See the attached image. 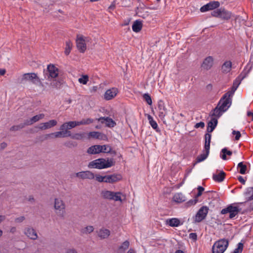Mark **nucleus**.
I'll list each match as a JSON object with an SVG mask.
<instances>
[{
	"mask_svg": "<svg viewBox=\"0 0 253 253\" xmlns=\"http://www.w3.org/2000/svg\"><path fill=\"white\" fill-rule=\"evenodd\" d=\"M44 117L43 114H40L33 117L29 120H26L25 121V125L29 126L33 124L34 123L39 121L40 120L42 119Z\"/></svg>",
	"mask_w": 253,
	"mask_h": 253,
	"instance_id": "nucleus-22",
	"label": "nucleus"
},
{
	"mask_svg": "<svg viewBox=\"0 0 253 253\" xmlns=\"http://www.w3.org/2000/svg\"><path fill=\"white\" fill-rule=\"evenodd\" d=\"M78 122V125H88L93 122V120L90 118L83 119L81 121Z\"/></svg>",
	"mask_w": 253,
	"mask_h": 253,
	"instance_id": "nucleus-40",
	"label": "nucleus"
},
{
	"mask_svg": "<svg viewBox=\"0 0 253 253\" xmlns=\"http://www.w3.org/2000/svg\"><path fill=\"white\" fill-rule=\"evenodd\" d=\"M6 72V71L5 69H0V75L2 76V75H4L5 74Z\"/></svg>",
	"mask_w": 253,
	"mask_h": 253,
	"instance_id": "nucleus-64",
	"label": "nucleus"
},
{
	"mask_svg": "<svg viewBox=\"0 0 253 253\" xmlns=\"http://www.w3.org/2000/svg\"><path fill=\"white\" fill-rule=\"evenodd\" d=\"M232 62L230 61H225L221 66V72L224 74H227L231 70Z\"/></svg>",
	"mask_w": 253,
	"mask_h": 253,
	"instance_id": "nucleus-24",
	"label": "nucleus"
},
{
	"mask_svg": "<svg viewBox=\"0 0 253 253\" xmlns=\"http://www.w3.org/2000/svg\"><path fill=\"white\" fill-rule=\"evenodd\" d=\"M243 249V244L241 243H239L238 244V247L235 249L233 252V253H241Z\"/></svg>",
	"mask_w": 253,
	"mask_h": 253,
	"instance_id": "nucleus-47",
	"label": "nucleus"
},
{
	"mask_svg": "<svg viewBox=\"0 0 253 253\" xmlns=\"http://www.w3.org/2000/svg\"><path fill=\"white\" fill-rule=\"evenodd\" d=\"M105 136L100 132L96 131H91L88 133V137L102 139Z\"/></svg>",
	"mask_w": 253,
	"mask_h": 253,
	"instance_id": "nucleus-33",
	"label": "nucleus"
},
{
	"mask_svg": "<svg viewBox=\"0 0 253 253\" xmlns=\"http://www.w3.org/2000/svg\"><path fill=\"white\" fill-rule=\"evenodd\" d=\"M247 116L251 118V120L253 121V112L248 111Z\"/></svg>",
	"mask_w": 253,
	"mask_h": 253,
	"instance_id": "nucleus-58",
	"label": "nucleus"
},
{
	"mask_svg": "<svg viewBox=\"0 0 253 253\" xmlns=\"http://www.w3.org/2000/svg\"><path fill=\"white\" fill-rule=\"evenodd\" d=\"M25 220V217L23 216H20L15 219V221L17 222H22L23 220Z\"/></svg>",
	"mask_w": 253,
	"mask_h": 253,
	"instance_id": "nucleus-57",
	"label": "nucleus"
},
{
	"mask_svg": "<svg viewBox=\"0 0 253 253\" xmlns=\"http://www.w3.org/2000/svg\"><path fill=\"white\" fill-rule=\"evenodd\" d=\"M189 238L194 241H196L197 238V235L195 233H191L189 234Z\"/></svg>",
	"mask_w": 253,
	"mask_h": 253,
	"instance_id": "nucleus-55",
	"label": "nucleus"
},
{
	"mask_svg": "<svg viewBox=\"0 0 253 253\" xmlns=\"http://www.w3.org/2000/svg\"><path fill=\"white\" fill-rule=\"evenodd\" d=\"M78 81L81 84H86L88 81V77L87 75H84L79 79Z\"/></svg>",
	"mask_w": 253,
	"mask_h": 253,
	"instance_id": "nucleus-46",
	"label": "nucleus"
},
{
	"mask_svg": "<svg viewBox=\"0 0 253 253\" xmlns=\"http://www.w3.org/2000/svg\"><path fill=\"white\" fill-rule=\"evenodd\" d=\"M224 112L217 106L211 113L212 118H217L220 117Z\"/></svg>",
	"mask_w": 253,
	"mask_h": 253,
	"instance_id": "nucleus-29",
	"label": "nucleus"
},
{
	"mask_svg": "<svg viewBox=\"0 0 253 253\" xmlns=\"http://www.w3.org/2000/svg\"><path fill=\"white\" fill-rule=\"evenodd\" d=\"M122 176L119 174H113L104 176V182L113 183L120 180Z\"/></svg>",
	"mask_w": 253,
	"mask_h": 253,
	"instance_id": "nucleus-17",
	"label": "nucleus"
},
{
	"mask_svg": "<svg viewBox=\"0 0 253 253\" xmlns=\"http://www.w3.org/2000/svg\"><path fill=\"white\" fill-rule=\"evenodd\" d=\"M44 73L45 78L49 81L53 80V82L51 83V85L53 87L58 88L63 83V81L61 79H58L57 81L54 80L58 77L59 70L53 64H49L47 67L46 71H44Z\"/></svg>",
	"mask_w": 253,
	"mask_h": 253,
	"instance_id": "nucleus-2",
	"label": "nucleus"
},
{
	"mask_svg": "<svg viewBox=\"0 0 253 253\" xmlns=\"http://www.w3.org/2000/svg\"><path fill=\"white\" fill-rule=\"evenodd\" d=\"M228 244V241L224 239L216 241L212 247V253H223Z\"/></svg>",
	"mask_w": 253,
	"mask_h": 253,
	"instance_id": "nucleus-6",
	"label": "nucleus"
},
{
	"mask_svg": "<svg viewBox=\"0 0 253 253\" xmlns=\"http://www.w3.org/2000/svg\"><path fill=\"white\" fill-rule=\"evenodd\" d=\"M94 229V228L93 226H87L84 228H82L81 230V232L83 234H88L92 232Z\"/></svg>",
	"mask_w": 253,
	"mask_h": 253,
	"instance_id": "nucleus-36",
	"label": "nucleus"
},
{
	"mask_svg": "<svg viewBox=\"0 0 253 253\" xmlns=\"http://www.w3.org/2000/svg\"><path fill=\"white\" fill-rule=\"evenodd\" d=\"M143 99L149 105H152V101L150 95L148 93H145L143 95Z\"/></svg>",
	"mask_w": 253,
	"mask_h": 253,
	"instance_id": "nucleus-44",
	"label": "nucleus"
},
{
	"mask_svg": "<svg viewBox=\"0 0 253 253\" xmlns=\"http://www.w3.org/2000/svg\"><path fill=\"white\" fill-rule=\"evenodd\" d=\"M232 97L229 96L226 93L219 100L217 106L224 112H225L231 106L232 103Z\"/></svg>",
	"mask_w": 253,
	"mask_h": 253,
	"instance_id": "nucleus-8",
	"label": "nucleus"
},
{
	"mask_svg": "<svg viewBox=\"0 0 253 253\" xmlns=\"http://www.w3.org/2000/svg\"><path fill=\"white\" fill-rule=\"evenodd\" d=\"M115 164V162L113 159L106 160L104 159H98L91 161L89 163L88 167L89 168H96L102 169L110 168Z\"/></svg>",
	"mask_w": 253,
	"mask_h": 253,
	"instance_id": "nucleus-4",
	"label": "nucleus"
},
{
	"mask_svg": "<svg viewBox=\"0 0 253 253\" xmlns=\"http://www.w3.org/2000/svg\"><path fill=\"white\" fill-rule=\"evenodd\" d=\"M198 192L196 196L197 197H198L201 196V195L202 194V192L204 190V188L201 186H199L198 187Z\"/></svg>",
	"mask_w": 253,
	"mask_h": 253,
	"instance_id": "nucleus-54",
	"label": "nucleus"
},
{
	"mask_svg": "<svg viewBox=\"0 0 253 253\" xmlns=\"http://www.w3.org/2000/svg\"><path fill=\"white\" fill-rule=\"evenodd\" d=\"M129 246V243L127 241H126L123 243L122 245L119 247V250L121 251L124 252L127 249Z\"/></svg>",
	"mask_w": 253,
	"mask_h": 253,
	"instance_id": "nucleus-42",
	"label": "nucleus"
},
{
	"mask_svg": "<svg viewBox=\"0 0 253 253\" xmlns=\"http://www.w3.org/2000/svg\"><path fill=\"white\" fill-rule=\"evenodd\" d=\"M205 152L203 154L199 155L196 159V163L201 162L204 161L209 155L210 149H205Z\"/></svg>",
	"mask_w": 253,
	"mask_h": 253,
	"instance_id": "nucleus-31",
	"label": "nucleus"
},
{
	"mask_svg": "<svg viewBox=\"0 0 253 253\" xmlns=\"http://www.w3.org/2000/svg\"><path fill=\"white\" fill-rule=\"evenodd\" d=\"M72 139H77V140H81L83 139L84 137V133H75L73 135L71 134V136H70Z\"/></svg>",
	"mask_w": 253,
	"mask_h": 253,
	"instance_id": "nucleus-41",
	"label": "nucleus"
},
{
	"mask_svg": "<svg viewBox=\"0 0 253 253\" xmlns=\"http://www.w3.org/2000/svg\"><path fill=\"white\" fill-rule=\"evenodd\" d=\"M101 152L103 153H110L112 150L111 146L108 145H101Z\"/></svg>",
	"mask_w": 253,
	"mask_h": 253,
	"instance_id": "nucleus-43",
	"label": "nucleus"
},
{
	"mask_svg": "<svg viewBox=\"0 0 253 253\" xmlns=\"http://www.w3.org/2000/svg\"><path fill=\"white\" fill-rule=\"evenodd\" d=\"M173 200L176 203H182L185 201L184 196L181 193H178L174 194L173 197Z\"/></svg>",
	"mask_w": 253,
	"mask_h": 253,
	"instance_id": "nucleus-30",
	"label": "nucleus"
},
{
	"mask_svg": "<svg viewBox=\"0 0 253 253\" xmlns=\"http://www.w3.org/2000/svg\"><path fill=\"white\" fill-rule=\"evenodd\" d=\"M240 84V83L238 82V81H235L234 83H233V86L231 88V90L228 91L227 92H226V93L229 96H231L232 97L235 91H236V90L237 89V88H238V85H239Z\"/></svg>",
	"mask_w": 253,
	"mask_h": 253,
	"instance_id": "nucleus-34",
	"label": "nucleus"
},
{
	"mask_svg": "<svg viewBox=\"0 0 253 253\" xmlns=\"http://www.w3.org/2000/svg\"><path fill=\"white\" fill-rule=\"evenodd\" d=\"M221 8L217 9L211 12V15L213 17L220 18Z\"/></svg>",
	"mask_w": 253,
	"mask_h": 253,
	"instance_id": "nucleus-48",
	"label": "nucleus"
},
{
	"mask_svg": "<svg viewBox=\"0 0 253 253\" xmlns=\"http://www.w3.org/2000/svg\"><path fill=\"white\" fill-rule=\"evenodd\" d=\"M91 39L83 35H77L76 38L77 47H89L93 45Z\"/></svg>",
	"mask_w": 253,
	"mask_h": 253,
	"instance_id": "nucleus-7",
	"label": "nucleus"
},
{
	"mask_svg": "<svg viewBox=\"0 0 253 253\" xmlns=\"http://www.w3.org/2000/svg\"><path fill=\"white\" fill-rule=\"evenodd\" d=\"M96 120L101 124H105L106 126L109 127H114L116 123L109 117H100Z\"/></svg>",
	"mask_w": 253,
	"mask_h": 253,
	"instance_id": "nucleus-20",
	"label": "nucleus"
},
{
	"mask_svg": "<svg viewBox=\"0 0 253 253\" xmlns=\"http://www.w3.org/2000/svg\"><path fill=\"white\" fill-rule=\"evenodd\" d=\"M209 209L207 206L202 207L193 217L195 222H200L205 219L208 213Z\"/></svg>",
	"mask_w": 253,
	"mask_h": 253,
	"instance_id": "nucleus-10",
	"label": "nucleus"
},
{
	"mask_svg": "<svg viewBox=\"0 0 253 253\" xmlns=\"http://www.w3.org/2000/svg\"><path fill=\"white\" fill-rule=\"evenodd\" d=\"M115 8V4L114 3H112L110 6L109 7V10H114Z\"/></svg>",
	"mask_w": 253,
	"mask_h": 253,
	"instance_id": "nucleus-63",
	"label": "nucleus"
},
{
	"mask_svg": "<svg viewBox=\"0 0 253 253\" xmlns=\"http://www.w3.org/2000/svg\"><path fill=\"white\" fill-rule=\"evenodd\" d=\"M101 196L105 200H112L122 203L126 199V195L121 192H114L103 190L101 192Z\"/></svg>",
	"mask_w": 253,
	"mask_h": 253,
	"instance_id": "nucleus-3",
	"label": "nucleus"
},
{
	"mask_svg": "<svg viewBox=\"0 0 253 253\" xmlns=\"http://www.w3.org/2000/svg\"><path fill=\"white\" fill-rule=\"evenodd\" d=\"M204 126H205L204 123L202 122H201L200 123H197L195 125V127L196 128H199V127L203 128L204 127Z\"/></svg>",
	"mask_w": 253,
	"mask_h": 253,
	"instance_id": "nucleus-56",
	"label": "nucleus"
},
{
	"mask_svg": "<svg viewBox=\"0 0 253 253\" xmlns=\"http://www.w3.org/2000/svg\"><path fill=\"white\" fill-rule=\"evenodd\" d=\"M147 118L152 127L157 132H160L161 130L159 129L156 122L153 120V117L151 115H148Z\"/></svg>",
	"mask_w": 253,
	"mask_h": 253,
	"instance_id": "nucleus-27",
	"label": "nucleus"
},
{
	"mask_svg": "<svg viewBox=\"0 0 253 253\" xmlns=\"http://www.w3.org/2000/svg\"><path fill=\"white\" fill-rule=\"evenodd\" d=\"M222 152L223 153L221 158L223 160H226V155L231 156L232 154V152L231 151L228 150L226 148H224L222 150Z\"/></svg>",
	"mask_w": 253,
	"mask_h": 253,
	"instance_id": "nucleus-45",
	"label": "nucleus"
},
{
	"mask_svg": "<svg viewBox=\"0 0 253 253\" xmlns=\"http://www.w3.org/2000/svg\"><path fill=\"white\" fill-rule=\"evenodd\" d=\"M65 253H78L76 249L73 248H68L66 250Z\"/></svg>",
	"mask_w": 253,
	"mask_h": 253,
	"instance_id": "nucleus-52",
	"label": "nucleus"
},
{
	"mask_svg": "<svg viewBox=\"0 0 253 253\" xmlns=\"http://www.w3.org/2000/svg\"><path fill=\"white\" fill-rule=\"evenodd\" d=\"M96 180L100 182H104V176H101L99 174H96L94 176Z\"/></svg>",
	"mask_w": 253,
	"mask_h": 253,
	"instance_id": "nucleus-51",
	"label": "nucleus"
},
{
	"mask_svg": "<svg viewBox=\"0 0 253 253\" xmlns=\"http://www.w3.org/2000/svg\"><path fill=\"white\" fill-rule=\"evenodd\" d=\"M119 93L118 89L116 87H112L107 89L104 94V98L106 100H110L114 98Z\"/></svg>",
	"mask_w": 253,
	"mask_h": 253,
	"instance_id": "nucleus-14",
	"label": "nucleus"
},
{
	"mask_svg": "<svg viewBox=\"0 0 253 253\" xmlns=\"http://www.w3.org/2000/svg\"><path fill=\"white\" fill-rule=\"evenodd\" d=\"M158 116L160 118L163 120L165 116L167 115V109L165 105V103L162 100H159L158 103Z\"/></svg>",
	"mask_w": 253,
	"mask_h": 253,
	"instance_id": "nucleus-12",
	"label": "nucleus"
},
{
	"mask_svg": "<svg viewBox=\"0 0 253 253\" xmlns=\"http://www.w3.org/2000/svg\"><path fill=\"white\" fill-rule=\"evenodd\" d=\"M238 179L241 183H242L243 184H245L246 181L244 180V178L242 176H238Z\"/></svg>",
	"mask_w": 253,
	"mask_h": 253,
	"instance_id": "nucleus-59",
	"label": "nucleus"
},
{
	"mask_svg": "<svg viewBox=\"0 0 253 253\" xmlns=\"http://www.w3.org/2000/svg\"><path fill=\"white\" fill-rule=\"evenodd\" d=\"M205 143L204 148L205 149H210V143L211 139V134L209 133H206L205 135Z\"/></svg>",
	"mask_w": 253,
	"mask_h": 253,
	"instance_id": "nucleus-37",
	"label": "nucleus"
},
{
	"mask_svg": "<svg viewBox=\"0 0 253 253\" xmlns=\"http://www.w3.org/2000/svg\"><path fill=\"white\" fill-rule=\"evenodd\" d=\"M76 176L82 179H92L94 178V174L90 171H83L76 173Z\"/></svg>",
	"mask_w": 253,
	"mask_h": 253,
	"instance_id": "nucleus-18",
	"label": "nucleus"
},
{
	"mask_svg": "<svg viewBox=\"0 0 253 253\" xmlns=\"http://www.w3.org/2000/svg\"><path fill=\"white\" fill-rule=\"evenodd\" d=\"M25 126H27L26 125H25V122L24 124H21L17 126H13L10 128V130L11 131H18L24 128Z\"/></svg>",
	"mask_w": 253,
	"mask_h": 253,
	"instance_id": "nucleus-39",
	"label": "nucleus"
},
{
	"mask_svg": "<svg viewBox=\"0 0 253 253\" xmlns=\"http://www.w3.org/2000/svg\"><path fill=\"white\" fill-rule=\"evenodd\" d=\"M28 200L31 203L35 202V199L33 196H30L28 198Z\"/></svg>",
	"mask_w": 253,
	"mask_h": 253,
	"instance_id": "nucleus-60",
	"label": "nucleus"
},
{
	"mask_svg": "<svg viewBox=\"0 0 253 253\" xmlns=\"http://www.w3.org/2000/svg\"><path fill=\"white\" fill-rule=\"evenodd\" d=\"M57 124V122L56 120H51L48 122L40 124L38 128L41 130H45L56 126Z\"/></svg>",
	"mask_w": 253,
	"mask_h": 253,
	"instance_id": "nucleus-19",
	"label": "nucleus"
},
{
	"mask_svg": "<svg viewBox=\"0 0 253 253\" xmlns=\"http://www.w3.org/2000/svg\"><path fill=\"white\" fill-rule=\"evenodd\" d=\"M100 148H101V145H93L88 148L87 152L90 154H98L101 153V149Z\"/></svg>",
	"mask_w": 253,
	"mask_h": 253,
	"instance_id": "nucleus-25",
	"label": "nucleus"
},
{
	"mask_svg": "<svg viewBox=\"0 0 253 253\" xmlns=\"http://www.w3.org/2000/svg\"><path fill=\"white\" fill-rule=\"evenodd\" d=\"M233 134L235 135V139L239 140L241 137V133L239 131L233 130L232 132Z\"/></svg>",
	"mask_w": 253,
	"mask_h": 253,
	"instance_id": "nucleus-53",
	"label": "nucleus"
},
{
	"mask_svg": "<svg viewBox=\"0 0 253 253\" xmlns=\"http://www.w3.org/2000/svg\"><path fill=\"white\" fill-rule=\"evenodd\" d=\"M142 23L138 20L134 22L132 29V30L135 32H139L142 29Z\"/></svg>",
	"mask_w": 253,
	"mask_h": 253,
	"instance_id": "nucleus-32",
	"label": "nucleus"
},
{
	"mask_svg": "<svg viewBox=\"0 0 253 253\" xmlns=\"http://www.w3.org/2000/svg\"><path fill=\"white\" fill-rule=\"evenodd\" d=\"M247 195H248L250 200H253V187L248 189Z\"/></svg>",
	"mask_w": 253,
	"mask_h": 253,
	"instance_id": "nucleus-50",
	"label": "nucleus"
},
{
	"mask_svg": "<svg viewBox=\"0 0 253 253\" xmlns=\"http://www.w3.org/2000/svg\"><path fill=\"white\" fill-rule=\"evenodd\" d=\"M241 209L238 206H235L234 204H231L228 206L226 208L222 210L221 213L222 214L229 213V217L233 218L235 217L241 211Z\"/></svg>",
	"mask_w": 253,
	"mask_h": 253,
	"instance_id": "nucleus-9",
	"label": "nucleus"
},
{
	"mask_svg": "<svg viewBox=\"0 0 253 253\" xmlns=\"http://www.w3.org/2000/svg\"><path fill=\"white\" fill-rule=\"evenodd\" d=\"M213 64V58L212 56H209L204 59L201 64V68L204 70L208 71L212 67Z\"/></svg>",
	"mask_w": 253,
	"mask_h": 253,
	"instance_id": "nucleus-15",
	"label": "nucleus"
},
{
	"mask_svg": "<svg viewBox=\"0 0 253 253\" xmlns=\"http://www.w3.org/2000/svg\"><path fill=\"white\" fill-rule=\"evenodd\" d=\"M23 81H30L34 84H37L40 82V80L37 75L34 73L24 74L21 79Z\"/></svg>",
	"mask_w": 253,
	"mask_h": 253,
	"instance_id": "nucleus-11",
	"label": "nucleus"
},
{
	"mask_svg": "<svg viewBox=\"0 0 253 253\" xmlns=\"http://www.w3.org/2000/svg\"><path fill=\"white\" fill-rule=\"evenodd\" d=\"M197 202L198 200L197 199V198H196L195 199H191L185 204L186 206L189 207L191 206L194 205L197 203Z\"/></svg>",
	"mask_w": 253,
	"mask_h": 253,
	"instance_id": "nucleus-49",
	"label": "nucleus"
},
{
	"mask_svg": "<svg viewBox=\"0 0 253 253\" xmlns=\"http://www.w3.org/2000/svg\"><path fill=\"white\" fill-rule=\"evenodd\" d=\"M97 235L101 239H107L110 235V231L104 227L97 231Z\"/></svg>",
	"mask_w": 253,
	"mask_h": 253,
	"instance_id": "nucleus-21",
	"label": "nucleus"
},
{
	"mask_svg": "<svg viewBox=\"0 0 253 253\" xmlns=\"http://www.w3.org/2000/svg\"><path fill=\"white\" fill-rule=\"evenodd\" d=\"M238 168L240 169L239 172L241 174H244L246 173L247 167L246 165L243 164V162H240L238 164Z\"/></svg>",
	"mask_w": 253,
	"mask_h": 253,
	"instance_id": "nucleus-38",
	"label": "nucleus"
},
{
	"mask_svg": "<svg viewBox=\"0 0 253 253\" xmlns=\"http://www.w3.org/2000/svg\"><path fill=\"white\" fill-rule=\"evenodd\" d=\"M231 17V13L225 10L224 9H221V14H220V18L224 20H228Z\"/></svg>",
	"mask_w": 253,
	"mask_h": 253,
	"instance_id": "nucleus-35",
	"label": "nucleus"
},
{
	"mask_svg": "<svg viewBox=\"0 0 253 253\" xmlns=\"http://www.w3.org/2000/svg\"><path fill=\"white\" fill-rule=\"evenodd\" d=\"M9 231L10 233L14 234L16 232V228L15 227H12L10 228Z\"/></svg>",
	"mask_w": 253,
	"mask_h": 253,
	"instance_id": "nucleus-61",
	"label": "nucleus"
},
{
	"mask_svg": "<svg viewBox=\"0 0 253 253\" xmlns=\"http://www.w3.org/2000/svg\"><path fill=\"white\" fill-rule=\"evenodd\" d=\"M71 48H66L65 49L64 52L66 55H69V53L71 52Z\"/></svg>",
	"mask_w": 253,
	"mask_h": 253,
	"instance_id": "nucleus-62",
	"label": "nucleus"
},
{
	"mask_svg": "<svg viewBox=\"0 0 253 253\" xmlns=\"http://www.w3.org/2000/svg\"><path fill=\"white\" fill-rule=\"evenodd\" d=\"M66 205L60 198H56L54 200V209L56 213L60 217H63L65 212Z\"/></svg>",
	"mask_w": 253,
	"mask_h": 253,
	"instance_id": "nucleus-5",
	"label": "nucleus"
},
{
	"mask_svg": "<svg viewBox=\"0 0 253 253\" xmlns=\"http://www.w3.org/2000/svg\"><path fill=\"white\" fill-rule=\"evenodd\" d=\"M166 223L171 227H178L180 225V222L178 218H172L167 219Z\"/></svg>",
	"mask_w": 253,
	"mask_h": 253,
	"instance_id": "nucleus-28",
	"label": "nucleus"
},
{
	"mask_svg": "<svg viewBox=\"0 0 253 253\" xmlns=\"http://www.w3.org/2000/svg\"><path fill=\"white\" fill-rule=\"evenodd\" d=\"M23 232L28 238L31 240H36L38 238V236L36 230L31 227L25 228Z\"/></svg>",
	"mask_w": 253,
	"mask_h": 253,
	"instance_id": "nucleus-16",
	"label": "nucleus"
},
{
	"mask_svg": "<svg viewBox=\"0 0 253 253\" xmlns=\"http://www.w3.org/2000/svg\"><path fill=\"white\" fill-rule=\"evenodd\" d=\"M78 126H79L78 121H70L64 123L60 127V131L45 134L44 139H47L49 137L56 138L71 136V132L68 129L74 128Z\"/></svg>",
	"mask_w": 253,
	"mask_h": 253,
	"instance_id": "nucleus-1",
	"label": "nucleus"
},
{
	"mask_svg": "<svg viewBox=\"0 0 253 253\" xmlns=\"http://www.w3.org/2000/svg\"><path fill=\"white\" fill-rule=\"evenodd\" d=\"M225 176V173L223 171H220L218 173L213 174L212 175L213 179L217 182L222 181Z\"/></svg>",
	"mask_w": 253,
	"mask_h": 253,
	"instance_id": "nucleus-26",
	"label": "nucleus"
},
{
	"mask_svg": "<svg viewBox=\"0 0 253 253\" xmlns=\"http://www.w3.org/2000/svg\"><path fill=\"white\" fill-rule=\"evenodd\" d=\"M220 6V3L217 1H212L209 3L203 5L200 8L202 12H205L207 11L213 10L218 8Z\"/></svg>",
	"mask_w": 253,
	"mask_h": 253,
	"instance_id": "nucleus-13",
	"label": "nucleus"
},
{
	"mask_svg": "<svg viewBox=\"0 0 253 253\" xmlns=\"http://www.w3.org/2000/svg\"><path fill=\"white\" fill-rule=\"evenodd\" d=\"M217 124V119L215 118H212L208 124L207 131L208 132H211Z\"/></svg>",
	"mask_w": 253,
	"mask_h": 253,
	"instance_id": "nucleus-23",
	"label": "nucleus"
}]
</instances>
